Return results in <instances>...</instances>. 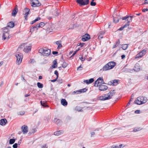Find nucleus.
Masks as SVG:
<instances>
[{
    "mask_svg": "<svg viewBox=\"0 0 148 148\" xmlns=\"http://www.w3.org/2000/svg\"><path fill=\"white\" fill-rule=\"evenodd\" d=\"M115 94L114 90H111L108 93L104 95L103 96L99 97L98 99L101 101H104L108 100L111 98L112 96Z\"/></svg>",
    "mask_w": 148,
    "mask_h": 148,
    "instance_id": "nucleus-1",
    "label": "nucleus"
},
{
    "mask_svg": "<svg viewBox=\"0 0 148 148\" xmlns=\"http://www.w3.org/2000/svg\"><path fill=\"white\" fill-rule=\"evenodd\" d=\"M147 99L146 97L141 96L137 97L134 101L135 103L138 105H141L145 103Z\"/></svg>",
    "mask_w": 148,
    "mask_h": 148,
    "instance_id": "nucleus-2",
    "label": "nucleus"
},
{
    "mask_svg": "<svg viewBox=\"0 0 148 148\" xmlns=\"http://www.w3.org/2000/svg\"><path fill=\"white\" fill-rule=\"evenodd\" d=\"M38 52L43 56H48L51 54V50L45 47L39 49Z\"/></svg>",
    "mask_w": 148,
    "mask_h": 148,
    "instance_id": "nucleus-3",
    "label": "nucleus"
},
{
    "mask_svg": "<svg viewBox=\"0 0 148 148\" xmlns=\"http://www.w3.org/2000/svg\"><path fill=\"white\" fill-rule=\"evenodd\" d=\"M15 56L16 58V64H17L19 65L22 62L23 58V55L22 53L18 52L15 54Z\"/></svg>",
    "mask_w": 148,
    "mask_h": 148,
    "instance_id": "nucleus-4",
    "label": "nucleus"
},
{
    "mask_svg": "<svg viewBox=\"0 0 148 148\" xmlns=\"http://www.w3.org/2000/svg\"><path fill=\"white\" fill-rule=\"evenodd\" d=\"M2 29L4 31L2 35L3 39L4 40L6 39L8 40L10 38V37L9 36L8 30L7 29V27L3 28Z\"/></svg>",
    "mask_w": 148,
    "mask_h": 148,
    "instance_id": "nucleus-5",
    "label": "nucleus"
},
{
    "mask_svg": "<svg viewBox=\"0 0 148 148\" xmlns=\"http://www.w3.org/2000/svg\"><path fill=\"white\" fill-rule=\"evenodd\" d=\"M140 70V66L138 64H135L134 68L133 69H128L127 71V72L132 73L134 72H138Z\"/></svg>",
    "mask_w": 148,
    "mask_h": 148,
    "instance_id": "nucleus-6",
    "label": "nucleus"
},
{
    "mask_svg": "<svg viewBox=\"0 0 148 148\" xmlns=\"http://www.w3.org/2000/svg\"><path fill=\"white\" fill-rule=\"evenodd\" d=\"M104 83L102 77H99L95 82V86L96 87H98L100 85Z\"/></svg>",
    "mask_w": 148,
    "mask_h": 148,
    "instance_id": "nucleus-7",
    "label": "nucleus"
},
{
    "mask_svg": "<svg viewBox=\"0 0 148 148\" xmlns=\"http://www.w3.org/2000/svg\"><path fill=\"white\" fill-rule=\"evenodd\" d=\"M22 45L25 47L23 51L27 53L31 51L32 47L31 44H29L28 45H26L25 44H23Z\"/></svg>",
    "mask_w": 148,
    "mask_h": 148,
    "instance_id": "nucleus-8",
    "label": "nucleus"
},
{
    "mask_svg": "<svg viewBox=\"0 0 148 148\" xmlns=\"http://www.w3.org/2000/svg\"><path fill=\"white\" fill-rule=\"evenodd\" d=\"M147 50L145 49H144L137 54L135 57L136 58H141L146 53Z\"/></svg>",
    "mask_w": 148,
    "mask_h": 148,
    "instance_id": "nucleus-9",
    "label": "nucleus"
},
{
    "mask_svg": "<svg viewBox=\"0 0 148 148\" xmlns=\"http://www.w3.org/2000/svg\"><path fill=\"white\" fill-rule=\"evenodd\" d=\"M77 3L82 5H86L88 3L89 0H76Z\"/></svg>",
    "mask_w": 148,
    "mask_h": 148,
    "instance_id": "nucleus-10",
    "label": "nucleus"
},
{
    "mask_svg": "<svg viewBox=\"0 0 148 148\" xmlns=\"http://www.w3.org/2000/svg\"><path fill=\"white\" fill-rule=\"evenodd\" d=\"M33 1L32 3V6L33 7H38L41 5V3L38 0H32Z\"/></svg>",
    "mask_w": 148,
    "mask_h": 148,
    "instance_id": "nucleus-11",
    "label": "nucleus"
},
{
    "mask_svg": "<svg viewBox=\"0 0 148 148\" xmlns=\"http://www.w3.org/2000/svg\"><path fill=\"white\" fill-rule=\"evenodd\" d=\"M90 39V36L88 34H86L82 37V40L85 41L88 40Z\"/></svg>",
    "mask_w": 148,
    "mask_h": 148,
    "instance_id": "nucleus-12",
    "label": "nucleus"
},
{
    "mask_svg": "<svg viewBox=\"0 0 148 148\" xmlns=\"http://www.w3.org/2000/svg\"><path fill=\"white\" fill-rule=\"evenodd\" d=\"M22 132L24 134H27L28 132V128L27 126L25 125L22 126L21 127Z\"/></svg>",
    "mask_w": 148,
    "mask_h": 148,
    "instance_id": "nucleus-13",
    "label": "nucleus"
},
{
    "mask_svg": "<svg viewBox=\"0 0 148 148\" xmlns=\"http://www.w3.org/2000/svg\"><path fill=\"white\" fill-rule=\"evenodd\" d=\"M99 86V89L101 91H105L107 90L108 88V87L107 86L101 84Z\"/></svg>",
    "mask_w": 148,
    "mask_h": 148,
    "instance_id": "nucleus-14",
    "label": "nucleus"
},
{
    "mask_svg": "<svg viewBox=\"0 0 148 148\" xmlns=\"http://www.w3.org/2000/svg\"><path fill=\"white\" fill-rule=\"evenodd\" d=\"M108 65L109 66L110 69H112L116 65V63L114 62H108Z\"/></svg>",
    "mask_w": 148,
    "mask_h": 148,
    "instance_id": "nucleus-15",
    "label": "nucleus"
},
{
    "mask_svg": "<svg viewBox=\"0 0 148 148\" xmlns=\"http://www.w3.org/2000/svg\"><path fill=\"white\" fill-rule=\"evenodd\" d=\"M109 66L108 65V64L107 63L103 66V68L101 69V70L103 71H106L108 70H110V69Z\"/></svg>",
    "mask_w": 148,
    "mask_h": 148,
    "instance_id": "nucleus-16",
    "label": "nucleus"
},
{
    "mask_svg": "<svg viewBox=\"0 0 148 148\" xmlns=\"http://www.w3.org/2000/svg\"><path fill=\"white\" fill-rule=\"evenodd\" d=\"M94 81V79L92 78L89 80L87 79L85 80L84 81V83H86L87 84H89L92 83Z\"/></svg>",
    "mask_w": 148,
    "mask_h": 148,
    "instance_id": "nucleus-17",
    "label": "nucleus"
},
{
    "mask_svg": "<svg viewBox=\"0 0 148 148\" xmlns=\"http://www.w3.org/2000/svg\"><path fill=\"white\" fill-rule=\"evenodd\" d=\"M25 13L24 14V17H25V18L26 19H27V16L29 13V12L30 11V10L29 9L27 8H26L25 9Z\"/></svg>",
    "mask_w": 148,
    "mask_h": 148,
    "instance_id": "nucleus-18",
    "label": "nucleus"
},
{
    "mask_svg": "<svg viewBox=\"0 0 148 148\" xmlns=\"http://www.w3.org/2000/svg\"><path fill=\"white\" fill-rule=\"evenodd\" d=\"M61 103L62 105L63 106H66L68 104V103L65 99H62L61 100Z\"/></svg>",
    "mask_w": 148,
    "mask_h": 148,
    "instance_id": "nucleus-19",
    "label": "nucleus"
},
{
    "mask_svg": "<svg viewBox=\"0 0 148 148\" xmlns=\"http://www.w3.org/2000/svg\"><path fill=\"white\" fill-rule=\"evenodd\" d=\"M7 122V121L5 119H2L0 121V124L2 125H5Z\"/></svg>",
    "mask_w": 148,
    "mask_h": 148,
    "instance_id": "nucleus-20",
    "label": "nucleus"
},
{
    "mask_svg": "<svg viewBox=\"0 0 148 148\" xmlns=\"http://www.w3.org/2000/svg\"><path fill=\"white\" fill-rule=\"evenodd\" d=\"M18 11V9L17 7H16L14 10L12 11V16H15L16 14L17 13Z\"/></svg>",
    "mask_w": 148,
    "mask_h": 148,
    "instance_id": "nucleus-21",
    "label": "nucleus"
},
{
    "mask_svg": "<svg viewBox=\"0 0 148 148\" xmlns=\"http://www.w3.org/2000/svg\"><path fill=\"white\" fill-rule=\"evenodd\" d=\"M63 133V131L62 130H60L54 132V135L56 136H58Z\"/></svg>",
    "mask_w": 148,
    "mask_h": 148,
    "instance_id": "nucleus-22",
    "label": "nucleus"
},
{
    "mask_svg": "<svg viewBox=\"0 0 148 148\" xmlns=\"http://www.w3.org/2000/svg\"><path fill=\"white\" fill-rule=\"evenodd\" d=\"M105 32L103 31H101L99 33V36L98 37V38L99 40L103 38V35L104 34Z\"/></svg>",
    "mask_w": 148,
    "mask_h": 148,
    "instance_id": "nucleus-23",
    "label": "nucleus"
},
{
    "mask_svg": "<svg viewBox=\"0 0 148 148\" xmlns=\"http://www.w3.org/2000/svg\"><path fill=\"white\" fill-rule=\"evenodd\" d=\"M38 25H36L35 26L32 27L30 29V32H33L35 30H37L38 29Z\"/></svg>",
    "mask_w": 148,
    "mask_h": 148,
    "instance_id": "nucleus-24",
    "label": "nucleus"
},
{
    "mask_svg": "<svg viewBox=\"0 0 148 148\" xmlns=\"http://www.w3.org/2000/svg\"><path fill=\"white\" fill-rule=\"evenodd\" d=\"M57 62L56 60H55L53 62V65L52 66V68H56L57 66Z\"/></svg>",
    "mask_w": 148,
    "mask_h": 148,
    "instance_id": "nucleus-25",
    "label": "nucleus"
},
{
    "mask_svg": "<svg viewBox=\"0 0 148 148\" xmlns=\"http://www.w3.org/2000/svg\"><path fill=\"white\" fill-rule=\"evenodd\" d=\"M56 44L58 46V48H59L62 47V45L61 44V41L60 40H59L56 41Z\"/></svg>",
    "mask_w": 148,
    "mask_h": 148,
    "instance_id": "nucleus-26",
    "label": "nucleus"
},
{
    "mask_svg": "<svg viewBox=\"0 0 148 148\" xmlns=\"http://www.w3.org/2000/svg\"><path fill=\"white\" fill-rule=\"evenodd\" d=\"M130 25L129 21H127L126 24L124 25L123 27H121L119 29L120 30H122L124 28Z\"/></svg>",
    "mask_w": 148,
    "mask_h": 148,
    "instance_id": "nucleus-27",
    "label": "nucleus"
},
{
    "mask_svg": "<svg viewBox=\"0 0 148 148\" xmlns=\"http://www.w3.org/2000/svg\"><path fill=\"white\" fill-rule=\"evenodd\" d=\"M14 25V23L13 22H9L8 23V27H13Z\"/></svg>",
    "mask_w": 148,
    "mask_h": 148,
    "instance_id": "nucleus-28",
    "label": "nucleus"
},
{
    "mask_svg": "<svg viewBox=\"0 0 148 148\" xmlns=\"http://www.w3.org/2000/svg\"><path fill=\"white\" fill-rule=\"evenodd\" d=\"M122 48L123 50L126 49L128 47V44H123L122 45Z\"/></svg>",
    "mask_w": 148,
    "mask_h": 148,
    "instance_id": "nucleus-29",
    "label": "nucleus"
},
{
    "mask_svg": "<svg viewBox=\"0 0 148 148\" xmlns=\"http://www.w3.org/2000/svg\"><path fill=\"white\" fill-rule=\"evenodd\" d=\"M120 41L119 40L116 41L113 46V48H114L117 47L120 43Z\"/></svg>",
    "mask_w": 148,
    "mask_h": 148,
    "instance_id": "nucleus-30",
    "label": "nucleus"
},
{
    "mask_svg": "<svg viewBox=\"0 0 148 148\" xmlns=\"http://www.w3.org/2000/svg\"><path fill=\"white\" fill-rule=\"evenodd\" d=\"M53 122L56 124H58L61 122V120L57 118H55L53 120Z\"/></svg>",
    "mask_w": 148,
    "mask_h": 148,
    "instance_id": "nucleus-31",
    "label": "nucleus"
},
{
    "mask_svg": "<svg viewBox=\"0 0 148 148\" xmlns=\"http://www.w3.org/2000/svg\"><path fill=\"white\" fill-rule=\"evenodd\" d=\"M37 25H38V28L39 27H43L45 25V24L43 22H41L40 23H39V24Z\"/></svg>",
    "mask_w": 148,
    "mask_h": 148,
    "instance_id": "nucleus-32",
    "label": "nucleus"
},
{
    "mask_svg": "<svg viewBox=\"0 0 148 148\" xmlns=\"http://www.w3.org/2000/svg\"><path fill=\"white\" fill-rule=\"evenodd\" d=\"M40 17H38L35 20L33 21L32 22H31V24H34V23H35L36 22V21H38V20H40Z\"/></svg>",
    "mask_w": 148,
    "mask_h": 148,
    "instance_id": "nucleus-33",
    "label": "nucleus"
},
{
    "mask_svg": "<svg viewBox=\"0 0 148 148\" xmlns=\"http://www.w3.org/2000/svg\"><path fill=\"white\" fill-rule=\"evenodd\" d=\"M37 85L39 88H41L43 87V85L40 82H38L37 83Z\"/></svg>",
    "mask_w": 148,
    "mask_h": 148,
    "instance_id": "nucleus-34",
    "label": "nucleus"
},
{
    "mask_svg": "<svg viewBox=\"0 0 148 148\" xmlns=\"http://www.w3.org/2000/svg\"><path fill=\"white\" fill-rule=\"evenodd\" d=\"M87 89L86 88H84L82 89L79 90V92H80V93H83L85 92L87 90Z\"/></svg>",
    "mask_w": 148,
    "mask_h": 148,
    "instance_id": "nucleus-35",
    "label": "nucleus"
},
{
    "mask_svg": "<svg viewBox=\"0 0 148 148\" xmlns=\"http://www.w3.org/2000/svg\"><path fill=\"white\" fill-rule=\"evenodd\" d=\"M141 130L140 127H137L134 128L133 129V131L134 132H136L140 131Z\"/></svg>",
    "mask_w": 148,
    "mask_h": 148,
    "instance_id": "nucleus-36",
    "label": "nucleus"
},
{
    "mask_svg": "<svg viewBox=\"0 0 148 148\" xmlns=\"http://www.w3.org/2000/svg\"><path fill=\"white\" fill-rule=\"evenodd\" d=\"M40 103L41 105L42 106L46 107L47 106L46 104V102L45 101H40Z\"/></svg>",
    "mask_w": 148,
    "mask_h": 148,
    "instance_id": "nucleus-37",
    "label": "nucleus"
},
{
    "mask_svg": "<svg viewBox=\"0 0 148 148\" xmlns=\"http://www.w3.org/2000/svg\"><path fill=\"white\" fill-rule=\"evenodd\" d=\"M67 65L68 64L66 63V62H63L62 64V66L63 68H65L67 67Z\"/></svg>",
    "mask_w": 148,
    "mask_h": 148,
    "instance_id": "nucleus-38",
    "label": "nucleus"
},
{
    "mask_svg": "<svg viewBox=\"0 0 148 148\" xmlns=\"http://www.w3.org/2000/svg\"><path fill=\"white\" fill-rule=\"evenodd\" d=\"M15 141V140L14 139H11L10 140L9 143L10 144H13Z\"/></svg>",
    "mask_w": 148,
    "mask_h": 148,
    "instance_id": "nucleus-39",
    "label": "nucleus"
},
{
    "mask_svg": "<svg viewBox=\"0 0 148 148\" xmlns=\"http://www.w3.org/2000/svg\"><path fill=\"white\" fill-rule=\"evenodd\" d=\"M113 20L114 22L115 23H118L119 21V19L117 17H114Z\"/></svg>",
    "mask_w": 148,
    "mask_h": 148,
    "instance_id": "nucleus-40",
    "label": "nucleus"
},
{
    "mask_svg": "<svg viewBox=\"0 0 148 148\" xmlns=\"http://www.w3.org/2000/svg\"><path fill=\"white\" fill-rule=\"evenodd\" d=\"M25 113V112L24 111H21L19 112L18 113V115H23Z\"/></svg>",
    "mask_w": 148,
    "mask_h": 148,
    "instance_id": "nucleus-41",
    "label": "nucleus"
},
{
    "mask_svg": "<svg viewBox=\"0 0 148 148\" xmlns=\"http://www.w3.org/2000/svg\"><path fill=\"white\" fill-rule=\"evenodd\" d=\"M118 81L117 80H115L113 81V82L112 84L113 85H116L117 84Z\"/></svg>",
    "mask_w": 148,
    "mask_h": 148,
    "instance_id": "nucleus-42",
    "label": "nucleus"
},
{
    "mask_svg": "<svg viewBox=\"0 0 148 148\" xmlns=\"http://www.w3.org/2000/svg\"><path fill=\"white\" fill-rule=\"evenodd\" d=\"M129 18V16H125L123 17L122 18V19L123 20H127V18Z\"/></svg>",
    "mask_w": 148,
    "mask_h": 148,
    "instance_id": "nucleus-43",
    "label": "nucleus"
},
{
    "mask_svg": "<svg viewBox=\"0 0 148 148\" xmlns=\"http://www.w3.org/2000/svg\"><path fill=\"white\" fill-rule=\"evenodd\" d=\"M133 16H129V18H130V19H129V20H128V19L127 20L128 21H129V23H130V22L132 20V18H133Z\"/></svg>",
    "mask_w": 148,
    "mask_h": 148,
    "instance_id": "nucleus-44",
    "label": "nucleus"
},
{
    "mask_svg": "<svg viewBox=\"0 0 148 148\" xmlns=\"http://www.w3.org/2000/svg\"><path fill=\"white\" fill-rule=\"evenodd\" d=\"M57 81L59 84H61L63 82V81L62 79H58L57 80Z\"/></svg>",
    "mask_w": 148,
    "mask_h": 148,
    "instance_id": "nucleus-45",
    "label": "nucleus"
},
{
    "mask_svg": "<svg viewBox=\"0 0 148 148\" xmlns=\"http://www.w3.org/2000/svg\"><path fill=\"white\" fill-rule=\"evenodd\" d=\"M54 74L57 76V78H58V73L57 70H56L54 71Z\"/></svg>",
    "mask_w": 148,
    "mask_h": 148,
    "instance_id": "nucleus-46",
    "label": "nucleus"
},
{
    "mask_svg": "<svg viewBox=\"0 0 148 148\" xmlns=\"http://www.w3.org/2000/svg\"><path fill=\"white\" fill-rule=\"evenodd\" d=\"M18 144L16 143H15L13 145V148H17Z\"/></svg>",
    "mask_w": 148,
    "mask_h": 148,
    "instance_id": "nucleus-47",
    "label": "nucleus"
},
{
    "mask_svg": "<svg viewBox=\"0 0 148 148\" xmlns=\"http://www.w3.org/2000/svg\"><path fill=\"white\" fill-rule=\"evenodd\" d=\"M96 4L95 2L92 1L90 3V5L92 6H95L96 5Z\"/></svg>",
    "mask_w": 148,
    "mask_h": 148,
    "instance_id": "nucleus-48",
    "label": "nucleus"
},
{
    "mask_svg": "<svg viewBox=\"0 0 148 148\" xmlns=\"http://www.w3.org/2000/svg\"><path fill=\"white\" fill-rule=\"evenodd\" d=\"M73 93L75 94H78L80 93V92H79V90H77V91H75L73 92Z\"/></svg>",
    "mask_w": 148,
    "mask_h": 148,
    "instance_id": "nucleus-49",
    "label": "nucleus"
},
{
    "mask_svg": "<svg viewBox=\"0 0 148 148\" xmlns=\"http://www.w3.org/2000/svg\"><path fill=\"white\" fill-rule=\"evenodd\" d=\"M82 70V67L81 66V65H80L79 67L77 68V70Z\"/></svg>",
    "mask_w": 148,
    "mask_h": 148,
    "instance_id": "nucleus-50",
    "label": "nucleus"
},
{
    "mask_svg": "<svg viewBox=\"0 0 148 148\" xmlns=\"http://www.w3.org/2000/svg\"><path fill=\"white\" fill-rule=\"evenodd\" d=\"M47 145L46 144H45L43 145L42 147V148H47Z\"/></svg>",
    "mask_w": 148,
    "mask_h": 148,
    "instance_id": "nucleus-51",
    "label": "nucleus"
},
{
    "mask_svg": "<svg viewBox=\"0 0 148 148\" xmlns=\"http://www.w3.org/2000/svg\"><path fill=\"white\" fill-rule=\"evenodd\" d=\"M140 110H136L135 111V113H136V114H139L140 113Z\"/></svg>",
    "mask_w": 148,
    "mask_h": 148,
    "instance_id": "nucleus-52",
    "label": "nucleus"
},
{
    "mask_svg": "<svg viewBox=\"0 0 148 148\" xmlns=\"http://www.w3.org/2000/svg\"><path fill=\"white\" fill-rule=\"evenodd\" d=\"M36 131V130L35 129H32V131L31 132V133H34Z\"/></svg>",
    "mask_w": 148,
    "mask_h": 148,
    "instance_id": "nucleus-53",
    "label": "nucleus"
},
{
    "mask_svg": "<svg viewBox=\"0 0 148 148\" xmlns=\"http://www.w3.org/2000/svg\"><path fill=\"white\" fill-rule=\"evenodd\" d=\"M148 11V9L147 8L144 9L142 10V11L144 12H145L146 11Z\"/></svg>",
    "mask_w": 148,
    "mask_h": 148,
    "instance_id": "nucleus-54",
    "label": "nucleus"
},
{
    "mask_svg": "<svg viewBox=\"0 0 148 148\" xmlns=\"http://www.w3.org/2000/svg\"><path fill=\"white\" fill-rule=\"evenodd\" d=\"M52 53L53 55L57 54L58 53V52L56 51H53L52 52Z\"/></svg>",
    "mask_w": 148,
    "mask_h": 148,
    "instance_id": "nucleus-55",
    "label": "nucleus"
},
{
    "mask_svg": "<svg viewBox=\"0 0 148 148\" xmlns=\"http://www.w3.org/2000/svg\"><path fill=\"white\" fill-rule=\"evenodd\" d=\"M77 50H76L73 53V54L71 56H74L76 53H77Z\"/></svg>",
    "mask_w": 148,
    "mask_h": 148,
    "instance_id": "nucleus-56",
    "label": "nucleus"
},
{
    "mask_svg": "<svg viewBox=\"0 0 148 148\" xmlns=\"http://www.w3.org/2000/svg\"><path fill=\"white\" fill-rule=\"evenodd\" d=\"M122 146H123V145L122 144H121V145H119V146H118V147L119 148H123V147H124V146H123V147H122Z\"/></svg>",
    "mask_w": 148,
    "mask_h": 148,
    "instance_id": "nucleus-57",
    "label": "nucleus"
},
{
    "mask_svg": "<svg viewBox=\"0 0 148 148\" xmlns=\"http://www.w3.org/2000/svg\"><path fill=\"white\" fill-rule=\"evenodd\" d=\"M57 79H58V78H57V77H56V78L54 79H53V80H51V82H56V81Z\"/></svg>",
    "mask_w": 148,
    "mask_h": 148,
    "instance_id": "nucleus-58",
    "label": "nucleus"
},
{
    "mask_svg": "<svg viewBox=\"0 0 148 148\" xmlns=\"http://www.w3.org/2000/svg\"><path fill=\"white\" fill-rule=\"evenodd\" d=\"M21 141H22V140H21V139H20V140H19L18 141V144H18V145H19L21 144Z\"/></svg>",
    "mask_w": 148,
    "mask_h": 148,
    "instance_id": "nucleus-59",
    "label": "nucleus"
},
{
    "mask_svg": "<svg viewBox=\"0 0 148 148\" xmlns=\"http://www.w3.org/2000/svg\"><path fill=\"white\" fill-rule=\"evenodd\" d=\"M145 3H144L143 4H148V0H144Z\"/></svg>",
    "mask_w": 148,
    "mask_h": 148,
    "instance_id": "nucleus-60",
    "label": "nucleus"
},
{
    "mask_svg": "<svg viewBox=\"0 0 148 148\" xmlns=\"http://www.w3.org/2000/svg\"><path fill=\"white\" fill-rule=\"evenodd\" d=\"M95 134V133L94 132H92L91 133V136H92Z\"/></svg>",
    "mask_w": 148,
    "mask_h": 148,
    "instance_id": "nucleus-61",
    "label": "nucleus"
},
{
    "mask_svg": "<svg viewBox=\"0 0 148 148\" xmlns=\"http://www.w3.org/2000/svg\"><path fill=\"white\" fill-rule=\"evenodd\" d=\"M80 59L82 61H84L85 60V59H84L83 57H82L80 58Z\"/></svg>",
    "mask_w": 148,
    "mask_h": 148,
    "instance_id": "nucleus-62",
    "label": "nucleus"
},
{
    "mask_svg": "<svg viewBox=\"0 0 148 148\" xmlns=\"http://www.w3.org/2000/svg\"><path fill=\"white\" fill-rule=\"evenodd\" d=\"M121 57L122 59H123L125 57V56L124 55H122L121 56Z\"/></svg>",
    "mask_w": 148,
    "mask_h": 148,
    "instance_id": "nucleus-63",
    "label": "nucleus"
},
{
    "mask_svg": "<svg viewBox=\"0 0 148 148\" xmlns=\"http://www.w3.org/2000/svg\"><path fill=\"white\" fill-rule=\"evenodd\" d=\"M30 96V95H27V94H26V95H25V97H26L28 96Z\"/></svg>",
    "mask_w": 148,
    "mask_h": 148,
    "instance_id": "nucleus-64",
    "label": "nucleus"
}]
</instances>
